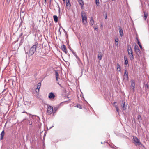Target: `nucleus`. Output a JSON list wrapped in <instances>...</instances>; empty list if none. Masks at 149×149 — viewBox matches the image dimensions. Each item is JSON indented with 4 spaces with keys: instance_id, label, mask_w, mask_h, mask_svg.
Segmentation results:
<instances>
[{
    "instance_id": "nucleus-1",
    "label": "nucleus",
    "mask_w": 149,
    "mask_h": 149,
    "mask_svg": "<svg viewBox=\"0 0 149 149\" xmlns=\"http://www.w3.org/2000/svg\"><path fill=\"white\" fill-rule=\"evenodd\" d=\"M38 43L36 42L34 45H33L31 47L30 49L29 52H26V56H28L29 57L32 55L34 54V52L36 51V48L38 47Z\"/></svg>"
},
{
    "instance_id": "nucleus-2",
    "label": "nucleus",
    "mask_w": 149,
    "mask_h": 149,
    "mask_svg": "<svg viewBox=\"0 0 149 149\" xmlns=\"http://www.w3.org/2000/svg\"><path fill=\"white\" fill-rule=\"evenodd\" d=\"M81 15L82 20V23L84 24H86L87 23L86 14L85 12L82 11L81 12Z\"/></svg>"
},
{
    "instance_id": "nucleus-3",
    "label": "nucleus",
    "mask_w": 149,
    "mask_h": 149,
    "mask_svg": "<svg viewBox=\"0 0 149 149\" xmlns=\"http://www.w3.org/2000/svg\"><path fill=\"white\" fill-rule=\"evenodd\" d=\"M134 50L136 53V54L139 57L140 56L141 54V52L140 51L138 46L136 44H134Z\"/></svg>"
},
{
    "instance_id": "nucleus-4",
    "label": "nucleus",
    "mask_w": 149,
    "mask_h": 149,
    "mask_svg": "<svg viewBox=\"0 0 149 149\" xmlns=\"http://www.w3.org/2000/svg\"><path fill=\"white\" fill-rule=\"evenodd\" d=\"M128 72L127 70H125L124 77L123 78V80L125 82H126L128 81Z\"/></svg>"
},
{
    "instance_id": "nucleus-5",
    "label": "nucleus",
    "mask_w": 149,
    "mask_h": 149,
    "mask_svg": "<svg viewBox=\"0 0 149 149\" xmlns=\"http://www.w3.org/2000/svg\"><path fill=\"white\" fill-rule=\"evenodd\" d=\"M131 84L130 86V89L133 92H134V88L135 87V82L134 80H131Z\"/></svg>"
},
{
    "instance_id": "nucleus-6",
    "label": "nucleus",
    "mask_w": 149,
    "mask_h": 149,
    "mask_svg": "<svg viewBox=\"0 0 149 149\" xmlns=\"http://www.w3.org/2000/svg\"><path fill=\"white\" fill-rule=\"evenodd\" d=\"M53 107L51 106H48L47 110V113L48 115L51 114L52 112Z\"/></svg>"
},
{
    "instance_id": "nucleus-7",
    "label": "nucleus",
    "mask_w": 149,
    "mask_h": 149,
    "mask_svg": "<svg viewBox=\"0 0 149 149\" xmlns=\"http://www.w3.org/2000/svg\"><path fill=\"white\" fill-rule=\"evenodd\" d=\"M134 144L136 145L139 146L141 144V143L137 137H134Z\"/></svg>"
},
{
    "instance_id": "nucleus-8",
    "label": "nucleus",
    "mask_w": 149,
    "mask_h": 149,
    "mask_svg": "<svg viewBox=\"0 0 149 149\" xmlns=\"http://www.w3.org/2000/svg\"><path fill=\"white\" fill-rule=\"evenodd\" d=\"M124 59L125 60V67H128L129 65L128 64V61L127 57L126 56H124Z\"/></svg>"
},
{
    "instance_id": "nucleus-9",
    "label": "nucleus",
    "mask_w": 149,
    "mask_h": 149,
    "mask_svg": "<svg viewBox=\"0 0 149 149\" xmlns=\"http://www.w3.org/2000/svg\"><path fill=\"white\" fill-rule=\"evenodd\" d=\"M127 51L129 55L133 54L132 50L130 45H127Z\"/></svg>"
},
{
    "instance_id": "nucleus-10",
    "label": "nucleus",
    "mask_w": 149,
    "mask_h": 149,
    "mask_svg": "<svg viewBox=\"0 0 149 149\" xmlns=\"http://www.w3.org/2000/svg\"><path fill=\"white\" fill-rule=\"evenodd\" d=\"M66 3L67 8L68 10H69L70 9L71 6L70 0H66Z\"/></svg>"
},
{
    "instance_id": "nucleus-11",
    "label": "nucleus",
    "mask_w": 149,
    "mask_h": 149,
    "mask_svg": "<svg viewBox=\"0 0 149 149\" xmlns=\"http://www.w3.org/2000/svg\"><path fill=\"white\" fill-rule=\"evenodd\" d=\"M55 97L54 93L52 92L49 93L48 95V97L50 99H53Z\"/></svg>"
},
{
    "instance_id": "nucleus-12",
    "label": "nucleus",
    "mask_w": 149,
    "mask_h": 149,
    "mask_svg": "<svg viewBox=\"0 0 149 149\" xmlns=\"http://www.w3.org/2000/svg\"><path fill=\"white\" fill-rule=\"evenodd\" d=\"M124 111L126 109L127 105H125V102H123L122 103L121 105Z\"/></svg>"
},
{
    "instance_id": "nucleus-13",
    "label": "nucleus",
    "mask_w": 149,
    "mask_h": 149,
    "mask_svg": "<svg viewBox=\"0 0 149 149\" xmlns=\"http://www.w3.org/2000/svg\"><path fill=\"white\" fill-rule=\"evenodd\" d=\"M78 2L80 5L81 6V8L83 9V7L84 5V1L82 0H78Z\"/></svg>"
},
{
    "instance_id": "nucleus-14",
    "label": "nucleus",
    "mask_w": 149,
    "mask_h": 149,
    "mask_svg": "<svg viewBox=\"0 0 149 149\" xmlns=\"http://www.w3.org/2000/svg\"><path fill=\"white\" fill-rule=\"evenodd\" d=\"M41 85V83L40 82L37 85V88L36 89V92H38L39 91V89L40 88V86Z\"/></svg>"
},
{
    "instance_id": "nucleus-15",
    "label": "nucleus",
    "mask_w": 149,
    "mask_h": 149,
    "mask_svg": "<svg viewBox=\"0 0 149 149\" xmlns=\"http://www.w3.org/2000/svg\"><path fill=\"white\" fill-rule=\"evenodd\" d=\"M4 134V130H3L1 133L0 134V140H1L3 139Z\"/></svg>"
},
{
    "instance_id": "nucleus-16",
    "label": "nucleus",
    "mask_w": 149,
    "mask_h": 149,
    "mask_svg": "<svg viewBox=\"0 0 149 149\" xmlns=\"http://www.w3.org/2000/svg\"><path fill=\"white\" fill-rule=\"evenodd\" d=\"M61 49L65 53H66V47L64 45L61 46Z\"/></svg>"
},
{
    "instance_id": "nucleus-17",
    "label": "nucleus",
    "mask_w": 149,
    "mask_h": 149,
    "mask_svg": "<svg viewBox=\"0 0 149 149\" xmlns=\"http://www.w3.org/2000/svg\"><path fill=\"white\" fill-rule=\"evenodd\" d=\"M53 18L54 19V20L56 22H57L58 21V17L56 15H54L53 16Z\"/></svg>"
},
{
    "instance_id": "nucleus-18",
    "label": "nucleus",
    "mask_w": 149,
    "mask_h": 149,
    "mask_svg": "<svg viewBox=\"0 0 149 149\" xmlns=\"http://www.w3.org/2000/svg\"><path fill=\"white\" fill-rule=\"evenodd\" d=\"M119 33H120V36L122 37L123 35V30L119 28Z\"/></svg>"
},
{
    "instance_id": "nucleus-19",
    "label": "nucleus",
    "mask_w": 149,
    "mask_h": 149,
    "mask_svg": "<svg viewBox=\"0 0 149 149\" xmlns=\"http://www.w3.org/2000/svg\"><path fill=\"white\" fill-rule=\"evenodd\" d=\"M129 55L131 61H133V60L134 59V56L133 54H130V55Z\"/></svg>"
},
{
    "instance_id": "nucleus-20",
    "label": "nucleus",
    "mask_w": 149,
    "mask_h": 149,
    "mask_svg": "<svg viewBox=\"0 0 149 149\" xmlns=\"http://www.w3.org/2000/svg\"><path fill=\"white\" fill-rule=\"evenodd\" d=\"M55 73L56 77V80L57 81L58 80V77L59 74H58L57 71L56 70L55 71Z\"/></svg>"
},
{
    "instance_id": "nucleus-21",
    "label": "nucleus",
    "mask_w": 149,
    "mask_h": 149,
    "mask_svg": "<svg viewBox=\"0 0 149 149\" xmlns=\"http://www.w3.org/2000/svg\"><path fill=\"white\" fill-rule=\"evenodd\" d=\"M117 69L118 71L120 72L121 71L120 66V65L118 64H117Z\"/></svg>"
},
{
    "instance_id": "nucleus-22",
    "label": "nucleus",
    "mask_w": 149,
    "mask_h": 149,
    "mask_svg": "<svg viewBox=\"0 0 149 149\" xmlns=\"http://www.w3.org/2000/svg\"><path fill=\"white\" fill-rule=\"evenodd\" d=\"M58 107H54V109L53 108V111H52V112L53 113H55L56 111H57V110H58Z\"/></svg>"
},
{
    "instance_id": "nucleus-23",
    "label": "nucleus",
    "mask_w": 149,
    "mask_h": 149,
    "mask_svg": "<svg viewBox=\"0 0 149 149\" xmlns=\"http://www.w3.org/2000/svg\"><path fill=\"white\" fill-rule=\"evenodd\" d=\"M94 23V21L93 20V18L91 17L90 21V24L93 25Z\"/></svg>"
},
{
    "instance_id": "nucleus-24",
    "label": "nucleus",
    "mask_w": 149,
    "mask_h": 149,
    "mask_svg": "<svg viewBox=\"0 0 149 149\" xmlns=\"http://www.w3.org/2000/svg\"><path fill=\"white\" fill-rule=\"evenodd\" d=\"M137 119H138V120L139 121V122L140 123V122L141 121V116L140 115H138V117H137Z\"/></svg>"
},
{
    "instance_id": "nucleus-25",
    "label": "nucleus",
    "mask_w": 149,
    "mask_h": 149,
    "mask_svg": "<svg viewBox=\"0 0 149 149\" xmlns=\"http://www.w3.org/2000/svg\"><path fill=\"white\" fill-rule=\"evenodd\" d=\"M137 40H138L137 43L138 44V45H139L140 48L141 49H142V46L141 43H140V42L139 41L138 39H137Z\"/></svg>"
},
{
    "instance_id": "nucleus-26",
    "label": "nucleus",
    "mask_w": 149,
    "mask_h": 149,
    "mask_svg": "<svg viewBox=\"0 0 149 149\" xmlns=\"http://www.w3.org/2000/svg\"><path fill=\"white\" fill-rule=\"evenodd\" d=\"M99 55H98V58L99 60H101L102 58V54H100V52H99Z\"/></svg>"
},
{
    "instance_id": "nucleus-27",
    "label": "nucleus",
    "mask_w": 149,
    "mask_h": 149,
    "mask_svg": "<svg viewBox=\"0 0 149 149\" xmlns=\"http://www.w3.org/2000/svg\"><path fill=\"white\" fill-rule=\"evenodd\" d=\"M147 16H148L147 14V13L146 14V13L145 12L144 13V19L145 20H146V18L147 17Z\"/></svg>"
},
{
    "instance_id": "nucleus-28",
    "label": "nucleus",
    "mask_w": 149,
    "mask_h": 149,
    "mask_svg": "<svg viewBox=\"0 0 149 149\" xmlns=\"http://www.w3.org/2000/svg\"><path fill=\"white\" fill-rule=\"evenodd\" d=\"M115 107L116 111L117 112H119V109L117 106H115Z\"/></svg>"
},
{
    "instance_id": "nucleus-29",
    "label": "nucleus",
    "mask_w": 149,
    "mask_h": 149,
    "mask_svg": "<svg viewBox=\"0 0 149 149\" xmlns=\"http://www.w3.org/2000/svg\"><path fill=\"white\" fill-rule=\"evenodd\" d=\"M74 56H75L76 58L77 59H78L79 61H80V59L77 56L76 54H75Z\"/></svg>"
},
{
    "instance_id": "nucleus-30",
    "label": "nucleus",
    "mask_w": 149,
    "mask_h": 149,
    "mask_svg": "<svg viewBox=\"0 0 149 149\" xmlns=\"http://www.w3.org/2000/svg\"><path fill=\"white\" fill-rule=\"evenodd\" d=\"M99 0H96V3L97 6H98V5L99 4Z\"/></svg>"
},
{
    "instance_id": "nucleus-31",
    "label": "nucleus",
    "mask_w": 149,
    "mask_h": 149,
    "mask_svg": "<svg viewBox=\"0 0 149 149\" xmlns=\"http://www.w3.org/2000/svg\"><path fill=\"white\" fill-rule=\"evenodd\" d=\"M115 41L117 43V45H118V40L117 38L115 39Z\"/></svg>"
},
{
    "instance_id": "nucleus-32",
    "label": "nucleus",
    "mask_w": 149,
    "mask_h": 149,
    "mask_svg": "<svg viewBox=\"0 0 149 149\" xmlns=\"http://www.w3.org/2000/svg\"><path fill=\"white\" fill-rule=\"evenodd\" d=\"M77 107L78 108H79L80 109H81V106L80 105H77Z\"/></svg>"
},
{
    "instance_id": "nucleus-33",
    "label": "nucleus",
    "mask_w": 149,
    "mask_h": 149,
    "mask_svg": "<svg viewBox=\"0 0 149 149\" xmlns=\"http://www.w3.org/2000/svg\"><path fill=\"white\" fill-rule=\"evenodd\" d=\"M94 29L95 30H97V27H95L94 28Z\"/></svg>"
},
{
    "instance_id": "nucleus-34",
    "label": "nucleus",
    "mask_w": 149,
    "mask_h": 149,
    "mask_svg": "<svg viewBox=\"0 0 149 149\" xmlns=\"http://www.w3.org/2000/svg\"><path fill=\"white\" fill-rule=\"evenodd\" d=\"M72 53L74 54H74H76L74 52V51L72 50Z\"/></svg>"
},
{
    "instance_id": "nucleus-35",
    "label": "nucleus",
    "mask_w": 149,
    "mask_h": 149,
    "mask_svg": "<svg viewBox=\"0 0 149 149\" xmlns=\"http://www.w3.org/2000/svg\"><path fill=\"white\" fill-rule=\"evenodd\" d=\"M58 6L59 8V12H60V8L58 5Z\"/></svg>"
},
{
    "instance_id": "nucleus-36",
    "label": "nucleus",
    "mask_w": 149,
    "mask_h": 149,
    "mask_svg": "<svg viewBox=\"0 0 149 149\" xmlns=\"http://www.w3.org/2000/svg\"><path fill=\"white\" fill-rule=\"evenodd\" d=\"M53 127V126H52L50 127L49 128V129H51V128H52V127Z\"/></svg>"
},
{
    "instance_id": "nucleus-37",
    "label": "nucleus",
    "mask_w": 149,
    "mask_h": 149,
    "mask_svg": "<svg viewBox=\"0 0 149 149\" xmlns=\"http://www.w3.org/2000/svg\"><path fill=\"white\" fill-rule=\"evenodd\" d=\"M107 15H106V16L105 17V19H107Z\"/></svg>"
},
{
    "instance_id": "nucleus-38",
    "label": "nucleus",
    "mask_w": 149,
    "mask_h": 149,
    "mask_svg": "<svg viewBox=\"0 0 149 149\" xmlns=\"http://www.w3.org/2000/svg\"><path fill=\"white\" fill-rule=\"evenodd\" d=\"M111 147L112 148H113V149H114V147Z\"/></svg>"
},
{
    "instance_id": "nucleus-39",
    "label": "nucleus",
    "mask_w": 149,
    "mask_h": 149,
    "mask_svg": "<svg viewBox=\"0 0 149 149\" xmlns=\"http://www.w3.org/2000/svg\"><path fill=\"white\" fill-rule=\"evenodd\" d=\"M101 27H102V24H101Z\"/></svg>"
},
{
    "instance_id": "nucleus-40",
    "label": "nucleus",
    "mask_w": 149,
    "mask_h": 149,
    "mask_svg": "<svg viewBox=\"0 0 149 149\" xmlns=\"http://www.w3.org/2000/svg\"><path fill=\"white\" fill-rule=\"evenodd\" d=\"M45 2H46V0H44Z\"/></svg>"
},
{
    "instance_id": "nucleus-41",
    "label": "nucleus",
    "mask_w": 149,
    "mask_h": 149,
    "mask_svg": "<svg viewBox=\"0 0 149 149\" xmlns=\"http://www.w3.org/2000/svg\"><path fill=\"white\" fill-rule=\"evenodd\" d=\"M29 125H32V123H31V124H30Z\"/></svg>"
},
{
    "instance_id": "nucleus-42",
    "label": "nucleus",
    "mask_w": 149,
    "mask_h": 149,
    "mask_svg": "<svg viewBox=\"0 0 149 149\" xmlns=\"http://www.w3.org/2000/svg\"><path fill=\"white\" fill-rule=\"evenodd\" d=\"M101 144H102V142H101Z\"/></svg>"
},
{
    "instance_id": "nucleus-43",
    "label": "nucleus",
    "mask_w": 149,
    "mask_h": 149,
    "mask_svg": "<svg viewBox=\"0 0 149 149\" xmlns=\"http://www.w3.org/2000/svg\"><path fill=\"white\" fill-rule=\"evenodd\" d=\"M112 1H115L116 0H112Z\"/></svg>"
},
{
    "instance_id": "nucleus-44",
    "label": "nucleus",
    "mask_w": 149,
    "mask_h": 149,
    "mask_svg": "<svg viewBox=\"0 0 149 149\" xmlns=\"http://www.w3.org/2000/svg\"><path fill=\"white\" fill-rule=\"evenodd\" d=\"M63 0V1H65V0Z\"/></svg>"
},
{
    "instance_id": "nucleus-45",
    "label": "nucleus",
    "mask_w": 149,
    "mask_h": 149,
    "mask_svg": "<svg viewBox=\"0 0 149 149\" xmlns=\"http://www.w3.org/2000/svg\"><path fill=\"white\" fill-rule=\"evenodd\" d=\"M45 138V136H44V137H43V138H44H44Z\"/></svg>"
},
{
    "instance_id": "nucleus-46",
    "label": "nucleus",
    "mask_w": 149,
    "mask_h": 149,
    "mask_svg": "<svg viewBox=\"0 0 149 149\" xmlns=\"http://www.w3.org/2000/svg\"><path fill=\"white\" fill-rule=\"evenodd\" d=\"M141 146L144 147L143 145H142V144H141Z\"/></svg>"
},
{
    "instance_id": "nucleus-47",
    "label": "nucleus",
    "mask_w": 149,
    "mask_h": 149,
    "mask_svg": "<svg viewBox=\"0 0 149 149\" xmlns=\"http://www.w3.org/2000/svg\"><path fill=\"white\" fill-rule=\"evenodd\" d=\"M58 84H59V85H60V84L59 83H58Z\"/></svg>"
},
{
    "instance_id": "nucleus-48",
    "label": "nucleus",
    "mask_w": 149,
    "mask_h": 149,
    "mask_svg": "<svg viewBox=\"0 0 149 149\" xmlns=\"http://www.w3.org/2000/svg\"><path fill=\"white\" fill-rule=\"evenodd\" d=\"M8 149H10V148H8Z\"/></svg>"
},
{
    "instance_id": "nucleus-49",
    "label": "nucleus",
    "mask_w": 149,
    "mask_h": 149,
    "mask_svg": "<svg viewBox=\"0 0 149 149\" xmlns=\"http://www.w3.org/2000/svg\"><path fill=\"white\" fill-rule=\"evenodd\" d=\"M8 1V0H7Z\"/></svg>"
}]
</instances>
